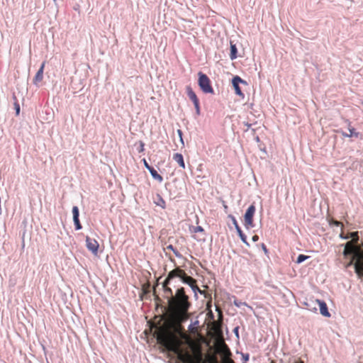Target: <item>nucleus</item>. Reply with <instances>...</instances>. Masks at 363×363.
<instances>
[{"label": "nucleus", "mask_w": 363, "mask_h": 363, "mask_svg": "<svg viewBox=\"0 0 363 363\" xmlns=\"http://www.w3.org/2000/svg\"><path fill=\"white\" fill-rule=\"evenodd\" d=\"M15 108H16V115H18L19 112H20V106H19V104L17 102L15 103Z\"/></svg>", "instance_id": "29"}, {"label": "nucleus", "mask_w": 363, "mask_h": 363, "mask_svg": "<svg viewBox=\"0 0 363 363\" xmlns=\"http://www.w3.org/2000/svg\"><path fill=\"white\" fill-rule=\"evenodd\" d=\"M252 240L253 242H257L259 240V236L257 235H255L252 236Z\"/></svg>", "instance_id": "33"}, {"label": "nucleus", "mask_w": 363, "mask_h": 363, "mask_svg": "<svg viewBox=\"0 0 363 363\" xmlns=\"http://www.w3.org/2000/svg\"><path fill=\"white\" fill-rule=\"evenodd\" d=\"M204 230L203 228L201 227V226H196V227H193V229L191 230L192 233H202L203 232Z\"/></svg>", "instance_id": "24"}, {"label": "nucleus", "mask_w": 363, "mask_h": 363, "mask_svg": "<svg viewBox=\"0 0 363 363\" xmlns=\"http://www.w3.org/2000/svg\"><path fill=\"white\" fill-rule=\"evenodd\" d=\"M72 214H73V220L79 218V208L77 206H74L72 208Z\"/></svg>", "instance_id": "22"}, {"label": "nucleus", "mask_w": 363, "mask_h": 363, "mask_svg": "<svg viewBox=\"0 0 363 363\" xmlns=\"http://www.w3.org/2000/svg\"><path fill=\"white\" fill-rule=\"evenodd\" d=\"M149 172L155 180L158 181L159 182H162L163 181V177L160 174H158L153 167H152Z\"/></svg>", "instance_id": "16"}, {"label": "nucleus", "mask_w": 363, "mask_h": 363, "mask_svg": "<svg viewBox=\"0 0 363 363\" xmlns=\"http://www.w3.org/2000/svg\"><path fill=\"white\" fill-rule=\"evenodd\" d=\"M154 296H155V301H156L157 305H159L160 303H161L162 300H161V298L159 297V296L156 294V289H155V286L154 287Z\"/></svg>", "instance_id": "27"}, {"label": "nucleus", "mask_w": 363, "mask_h": 363, "mask_svg": "<svg viewBox=\"0 0 363 363\" xmlns=\"http://www.w3.org/2000/svg\"><path fill=\"white\" fill-rule=\"evenodd\" d=\"M177 133H178L179 136L180 137V140H181L182 143H183L182 131L180 129H179V130H177Z\"/></svg>", "instance_id": "32"}, {"label": "nucleus", "mask_w": 363, "mask_h": 363, "mask_svg": "<svg viewBox=\"0 0 363 363\" xmlns=\"http://www.w3.org/2000/svg\"><path fill=\"white\" fill-rule=\"evenodd\" d=\"M349 134L348 133H342V135L344 136V137H348V138H350V137H352V136H354L356 138H358L359 136V133L358 132H356L355 131V129L354 128H352V127H349Z\"/></svg>", "instance_id": "15"}, {"label": "nucleus", "mask_w": 363, "mask_h": 363, "mask_svg": "<svg viewBox=\"0 0 363 363\" xmlns=\"http://www.w3.org/2000/svg\"><path fill=\"white\" fill-rule=\"evenodd\" d=\"M224 347L225 349V357L223 359V363H235L234 361L229 357V356L231 355V353H230L229 349L228 348L227 345H224Z\"/></svg>", "instance_id": "14"}, {"label": "nucleus", "mask_w": 363, "mask_h": 363, "mask_svg": "<svg viewBox=\"0 0 363 363\" xmlns=\"http://www.w3.org/2000/svg\"><path fill=\"white\" fill-rule=\"evenodd\" d=\"M186 93L187 95L191 101L194 103L195 109H196V113L197 116H199L201 113L200 111V105H199V100L195 94V92L193 91V89L191 88V86L186 87Z\"/></svg>", "instance_id": "7"}, {"label": "nucleus", "mask_w": 363, "mask_h": 363, "mask_svg": "<svg viewBox=\"0 0 363 363\" xmlns=\"http://www.w3.org/2000/svg\"><path fill=\"white\" fill-rule=\"evenodd\" d=\"M86 246L87 249L91 252L94 255H97L99 253V244L95 239H91L89 236L86 237Z\"/></svg>", "instance_id": "8"}, {"label": "nucleus", "mask_w": 363, "mask_h": 363, "mask_svg": "<svg viewBox=\"0 0 363 363\" xmlns=\"http://www.w3.org/2000/svg\"><path fill=\"white\" fill-rule=\"evenodd\" d=\"M238 233V235L240 236V239L242 240V241L247 245V246H249V243L247 241V237L246 235L242 233L241 228L240 226H237V229H236Z\"/></svg>", "instance_id": "18"}, {"label": "nucleus", "mask_w": 363, "mask_h": 363, "mask_svg": "<svg viewBox=\"0 0 363 363\" xmlns=\"http://www.w3.org/2000/svg\"><path fill=\"white\" fill-rule=\"evenodd\" d=\"M176 277L181 279L182 282L188 284L191 289H198L196 280L193 277L188 276L185 271L179 267H177L168 273V275L165 279V284H169L170 281Z\"/></svg>", "instance_id": "4"}, {"label": "nucleus", "mask_w": 363, "mask_h": 363, "mask_svg": "<svg viewBox=\"0 0 363 363\" xmlns=\"http://www.w3.org/2000/svg\"><path fill=\"white\" fill-rule=\"evenodd\" d=\"M143 164L145 165V167L148 169L150 170L152 167H151L148 163L146 161L145 159H143Z\"/></svg>", "instance_id": "28"}, {"label": "nucleus", "mask_w": 363, "mask_h": 363, "mask_svg": "<svg viewBox=\"0 0 363 363\" xmlns=\"http://www.w3.org/2000/svg\"><path fill=\"white\" fill-rule=\"evenodd\" d=\"M173 160L178 163L180 167L182 169H185V163L184 161V157L182 154L180 153H175L173 155Z\"/></svg>", "instance_id": "12"}, {"label": "nucleus", "mask_w": 363, "mask_h": 363, "mask_svg": "<svg viewBox=\"0 0 363 363\" xmlns=\"http://www.w3.org/2000/svg\"><path fill=\"white\" fill-rule=\"evenodd\" d=\"M162 330H155L154 335L157 337V342L163 346L167 350L173 352L177 354L178 359L183 363H193L191 355L188 353H183L181 349L182 345V339H186V335L184 332V329L178 331H170V334L163 336Z\"/></svg>", "instance_id": "2"}, {"label": "nucleus", "mask_w": 363, "mask_h": 363, "mask_svg": "<svg viewBox=\"0 0 363 363\" xmlns=\"http://www.w3.org/2000/svg\"><path fill=\"white\" fill-rule=\"evenodd\" d=\"M350 237L352 238V242L358 243L359 235L358 232H352L350 233Z\"/></svg>", "instance_id": "20"}, {"label": "nucleus", "mask_w": 363, "mask_h": 363, "mask_svg": "<svg viewBox=\"0 0 363 363\" xmlns=\"http://www.w3.org/2000/svg\"><path fill=\"white\" fill-rule=\"evenodd\" d=\"M45 65V62H43L37 72L35 76L34 77L33 79V82L35 85L38 86L39 84L43 81V72H44V67Z\"/></svg>", "instance_id": "11"}, {"label": "nucleus", "mask_w": 363, "mask_h": 363, "mask_svg": "<svg viewBox=\"0 0 363 363\" xmlns=\"http://www.w3.org/2000/svg\"><path fill=\"white\" fill-rule=\"evenodd\" d=\"M162 289L164 297L167 299L169 314L167 318L162 315L158 325H154V328L155 330H162L163 335H167L170 334V331L184 329L182 323L189 318V310L191 303L184 287L178 288L173 294L172 289L169 284H165L164 280Z\"/></svg>", "instance_id": "1"}, {"label": "nucleus", "mask_w": 363, "mask_h": 363, "mask_svg": "<svg viewBox=\"0 0 363 363\" xmlns=\"http://www.w3.org/2000/svg\"><path fill=\"white\" fill-rule=\"evenodd\" d=\"M144 143L140 141V149H139V152H143L144 151Z\"/></svg>", "instance_id": "30"}, {"label": "nucleus", "mask_w": 363, "mask_h": 363, "mask_svg": "<svg viewBox=\"0 0 363 363\" xmlns=\"http://www.w3.org/2000/svg\"><path fill=\"white\" fill-rule=\"evenodd\" d=\"M312 303H315L318 305L319 308L320 313L322 315L325 317H330V313L328 311L327 304L325 301H320L318 299H315L311 301Z\"/></svg>", "instance_id": "10"}, {"label": "nucleus", "mask_w": 363, "mask_h": 363, "mask_svg": "<svg viewBox=\"0 0 363 363\" xmlns=\"http://www.w3.org/2000/svg\"><path fill=\"white\" fill-rule=\"evenodd\" d=\"M357 244L352 241H349L345 244L343 251L344 256L352 255L350 261L345 265V267L354 266L357 277L363 279V249L357 246Z\"/></svg>", "instance_id": "3"}, {"label": "nucleus", "mask_w": 363, "mask_h": 363, "mask_svg": "<svg viewBox=\"0 0 363 363\" xmlns=\"http://www.w3.org/2000/svg\"><path fill=\"white\" fill-rule=\"evenodd\" d=\"M329 223H330V225H335L337 227H339V226H341L342 228L343 227L342 223H341L340 221H337V220H335L333 218H331L329 220Z\"/></svg>", "instance_id": "23"}, {"label": "nucleus", "mask_w": 363, "mask_h": 363, "mask_svg": "<svg viewBox=\"0 0 363 363\" xmlns=\"http://www.w3.org/2000/svg\"><path fill=\"white\" fill-rule=\"evenodd\" d=\"M362 104L363 105V101L362 102Z\"/></svg>", "instance_id": "36"}, {"label": "nucleus", "mask_w": 363, "mask_h": 363, "mask_svg": "<svg viewBox=\"0 0 363 363\" xmlns=\"http://www.w3.org/2000/svg\"><path fill=\"white\" fill-rule=\"evenodd\" d=\"M154 203L155 205L160 206L163 209L166 208V202L160 194H157Z\"/></svg>", "instance_id": "13"}, {"label": "nucleus", "mask_w": 363, "mask_h": 363, "mask_svg": "<svg viewBox=\"0 0 363 363\" xmlns=\"http://www.w3.org/2000/svg\"><path fill=\"white\" fill-rule=\"evenodd\" d=\"M255 206L252 204L247 209L244 216V225L247 229L254 227L253 217L255 213Z\"/></svg>", "instance_id": "6"}, {"label": "nucleus", "mask_w": 363, "mask_h": 363, "mask_svg": "<svg viewBox=\"0 0 363 363\" xmlns=\"http://www.w3.org/2000/svg\"><path fill=\"white\" fill-rule=\"evenodd\" d=\"M199 85L201 89L206 94H213V89L211 85V81L207 75L199 72Z\"/></svg>", "instance_id": "5"}, {"label": "nucleus", "mask_w": 363, "mask_h": 363, "mask_svg": "<svg viewBox=\"0 0 363 363\" xmlns=\"http://www.w3.org/2000/svg\"><path fill=\"white\" fill-rule=\"evenodd\" d=\"M235 305H236L237 306H240V305H238V303L236 301H235Z\"/></svg>", "instance_id": "35"}, {"label": "nucleus", "mask_w": 363, "mask_h": 363, "mask_svg": "<svg viewBox=\"0 0 363 363\" xmlns=\"http://www.w3.org/2000/svg\"><path fill=\"white\" fill-rule=\"evenodd\" d=\"M262 248H263V250H264V251L265 252H267V249L266 246L264 245V244H262Z\"/></svg>", "instance_id": "34"}, {"label": "nucleus", "mask_w": 363, "mask_h": 363, "mask_svg": "<svg viewBox=\"0 0 363 363\" xmlns=\"http://www.w3.org/2000/svg\"><path fill=\"white\" fill-rule=\"evenodd\" d=\"M311 301L312 300H310L309 302L306 303V305L308 310H310L311 311L316 312L318 311V305H315V303H312Z\"/></svg>", "instance_id": "19"}, {"label": "nucleus", "mask_w": 363, "mask_h": 363, "mask_svg": "<svg viewBox=\"0 0 363 363\" xmlns=\"http://www.w3.org/2000/svg\"><path fill=\"white\" fill-rule=\"evenodd\" d=\"M238 50L236 48V45L235 44H233V43H230V57L231 60H235L237 58Z\"/></svg>", "instance_id": "17"}, {"label": "nucleus", "mask_w": 363, "mask_h": 363, "mask_svg": "<svg viewBox=\"0 0 363 363\" xmlns=\"http://www.w3.org/2000/svg\"><path fill=\"white\" fill-rule=\"evenodd\" d=\"M74 223L76 230H80L82 228L79 221V218H77V220L74 219Z\"/></svg>", "instance_id": "26"}, {"label": "nucleus", "mask_w": 363, "mask_h": 363, "mask_svg": "<svg viewBox=\"0 0 363 363\" xmlns=\"http://www.w3.org/2000/svg\"><path fill=\"white\" fill-rule=\"evenodd\" d=\"M231 218H232V220H233V224L235 225V229H237V226H239V225H238L236 219L233 216H231Z\"/></svg>", "instance_id": "31"}, {"label": "nucleus", "mask_w": 363, "mask_h": 363, "mask_svg": "<svg viewBox=\"0 0 363 363\" xmlns=\"http://www.w3.org/2000/svg\"><path fill=\"white\" fill-rule=\"evenodd\" d=\"M192 291H193L195 294H196L197 292H199L200 294H203L206 298H208V297H209L210 298H211V295H210V294H206V293L205 292V291L200 289L199 286H198V289H192Z\"/></svg>", "instance_id": "21"}, {"label": "nucleus", "mask_w": 363, "mask_h": 363, "mask_svg": "<svg viewBox=\"0 0 363 363\" xmlns=\"http://www.w3.org/2000/svg\"><path fill=\"white\" fill-rule=\"evenodd\" d=\"M308 257V256H306L304 255H298V257L297 258L296 262L301 263L302 262L306 260Z\"/></svg>", "instance_id": "25"}, {"label": "nucleus", "mask_w": 363, "mask_h": 363, "mask_svg": "<svg viewBox=\"0 0 363 363\" xmlns=\"http://www.w3.org/2000/svg\"><path fill=\"white\" fill-rule=\"evenodd\" d=\"M233 86L235 89V94L240 96L244 97V94L241 91V89L239 86L240 84H245L247 85V82L241 79L239 76H235L233 78L232 80Z\"/></svg>", "instance_id": "9"}]
</instances>
